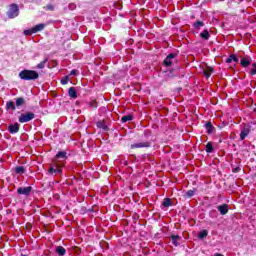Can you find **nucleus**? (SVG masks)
<instances>
[{
  "label": "nucleus",
  "instance_id": "obj_1",
  "mask_svg": "<svg viewBox=\"0 0 256 256\" xmlns=\"http://www.w3.org/2000/svg\"><path fill=\"white\" fill-rule=\"evenodd\" d=\"M18 76L23 81H35L36 79H39V73L35 70L24 69L18 74Z\"/></svg>",
  "mask_w": 256,
  "mask_h": 256
},
{
  "label": "nucleus",
  "instance_id": "obj_2",
  "mask_svg": "<svg viewBox=\"0 0 256 256\" xmlns=\"http://www.w3.org/2000/svg\"><path fill=\"white\" fill-rule=\"evenodd\" d=\"M49 175H61L63 173V166L57 162H54L50 165L48 169Z\"/></svg>",
  "mask_w": 256,
  "mask_h": 256
},
{
  "label": "nucleus",
  "instance_id": "obj_3",
  "mask_svg": "<svg viewBox=\"0 0 256 256\" xmlns=\"http://www.w3.org/2000/svg\"><path fill=\"white\" fill-rule=\"evenodd\" d=\"M7 15L9 19H15V17H19V5L10 4Z\"/></svg>",
  "mask_w": 256,
  "mask_h": 256
},
{
  "label": "nucleus",
  "instance_id": "obj_4",
  "mask_svg": "<svg viewBox=\"0 0 256 256\" xmlns=\"http://www.w3.org/2000/svg\"><path fill=\"white\" fill-rule=\"evenodd\" d=\"M33 119H35V113L26 112L19 116L18 121L19 123H29V121H33Z\"/></svg>",
  "mask_w": 256,
  "mask_h": 256
},
{
  "label": "nucleus",
  "instance_id": "obj_5",
  "mask_svg": "<svg viewBox=\"0 0 256 256\" xmlns=\"http://www.w3.org/2000/svg\"><path fill=\"white\" fill-rule=\"evenodd\" d=\"M151 147V142H138L130 145V149H148Z\"/></svg>",
  "mask_w": 256,
  "mask_h": 256
},
{
  "label": "nucleus",
  "instance_id": "obj_6",
  "mask_svg": "<svg viewBox=\"0 0 256 256\" xmlns=\"http://www.w3.org/2000/svg\"><path fill=\"white\" fill-rule=\"evenodd\" d=\"M255 125V123L251 122L249 124V127H244L241 132H240V141H245V138L247 137V135H249V133L251 132V129H253V126Z\"/></svg>",
  "mask_w": 256,
  "mask_h": 256
},
{
  "label": "nucleus",
  "instance_id": "obj_7",
  "mask_svg": "<svg viewBox=\"0 0 256 256\" xmlns=\"http://www.w3.org/2000/svg\"><path fill=\"white\" fill-rule=\"evenodd\" d=\"M31 191H33V187H31V186L19 187L17 189L18 195H25V197H29V195H31Z\"/></svg>",
  "mask_w": 256,
  "mask_h": 256
},
{
  "label": "nucleus",
  "instance_id": "obj_8",
  "mask_svg": "<svg viewBox=\"0 0 256 256\" xmlns=\"http://www.w3.org/2000/svg\"><path fill=\"white\" fill-rule=\"evenodd\" d=\"M175 57H177V54L175 53H170L163 62L164 67H171L173 65V61H171L172 59H175Z\"/></svg>",
  "mask_w": 256,
  "mask_h": 256
},
{
  "label": "nucleus",
  "instance_id": "obj_9",
  "mask_svg": "<svg viewBox=\"0 0 256 256\" xmlns=\"http://www.w3.org/2000/svg\"><path fill=\"white\" fill-rule=\"evenodd\" d=\"M253 63V59L250 56H244L240 60L241 67L247 68Z\"/></svg>",
  "mask_w": 256,
  "mask_h": 256
},
{
  "label": "nucleus",
  "instance_id": "obj_10",
  "mask_svg": "<svg viewBox=\"0 0 256 256\" xmlns=\"http://www.w3.org/2000/svg\"><path fill=\"white\" fill-rule=\"evenodd\" d=\"M8 131L9 133H11V135H15L17 134V132L19 131V123H14V124H10L8 126Z\"/></svg>",
  "mask_w": 256,
  "mask_h": 256
},
{
  "label": "nucleus",
  "instance_id": "obj_11",
  "mask_svg": "<svg viewBox=\"0 0 256 256\" xmlns=\"http://www.w3.org/2000/svg\"><path fill=\"white\" fill-rule=\"evenodd\" d=\"M204 127L208 135H212V133H215V127L213 126V123H211V121L206 122Z\"/></svg>",
  "mask_w": 256,
  "mask_h": 256
},
{
  "label": "nucleus",
  "instance_id": "obj_12",
  "mask_svg": "<svg viewBox=\"0 0 256 256\" xmlns=\"http://www.w3.org/2000/svg\"><path fill=\"white\" fill-rule=\"evenodd\" d=\"M218 211L220 212V215H227V213H229V205L227 204L219 205Z\"/></svg>",
  "mask_w": 256,
  "mask_h": 256
},
{
  "label": "nucleus",
  "instance_id": "obj_13",
  "mask_svg": "<svg viewBox=\"0 0 256 256\" xmlns=\"http://www.w3.org/2000/svg\"><path fill=\"white\" fill-rule=\"evenodd\" d=\"M55 161L61 159L62 161L67 160V152L66 151H59L55 157H54Z\"/></svg>",
  "mask_w": 256,
  "mask_h": 256
},
{
  "label": "nucleus",
  "instance_id": "obj_14",
  "mask_svg": "<svg viewBox=\"0 0 256 256\" xmlns=\"http://www.w3.org/2000/svg\"><path fill=\"white\" fill-rule=\"evenodd\" d=\"M170 238L172 239V244H174L175 247H179V245H181L179 242L181 241V236L172 234Z\"/></svg>",
  "mask_w": 256,
  "mask_h": 256
},
{
  "label": "nucleus",
  "instance_id": "obj_15",
  "mask_svg": "<svg viewBox=\"0 0 256 256\" xmlns=\"http://www.w3.org/2000/svg\"><path fill=\"white\" fill-rule=\"evenodd\" d=\"M17 109V106L15 102L13 101H7L6 102V111H15Z\"/></svg>",
  "mask_w": 256,
  "mask_h": 256
},
{
  "label": "nucleus",
  "instance_id": "obj_16",
  "mask_svg": "<svg viewBox=\"0 0 256 256\" xmlns=\"http://www.w3.org/2000/svg\"><path fill=\"white\" fill-rule=\"evenodd\" d=\"M96 125L98 129H103V131H109V127L107 126L104 120L98 121Z\"/></svg>",
  "mask_w": 256,
  "mask_h": 256
},
{
  "label": "nucleus",
  "instance_id": "obj_17",
  "mask_svg": "<svg viewBox=\"0 0 256 256\" xmlns=\"http://www.w3.org/2000/svg\"><path fill=\"white\" fill-rule=\"evenodd\" d=\"M172 206H173V201L171 200V198H164L162 202V207H165L166 209H168V207H172Z\"/></svg>",
  "mask_w": 256,
  "mask_h": 256
},
{
  "label": "nucleus",
  "instance_id": "obj_18",
  "mask_svg": "<svg viewBox=\"0 0 256 256\" xmlns=\"http://www.w3.org/2000/svg\"><path fill=\"white\" fill-rule=\"evenodd\" d=\"M239 63V58L237 57V55L235 54H231L227 59H226V63Z\"/></svg>",
  "mask_w": 256,
  "mask_h": 256
},
{
  "label": "nucleus",
  "instance_id": "obj_19",
  "mask_svg": "<svg viewBox=\"0 0 256 256\" xmlns=\"http://www.w3.org/2000/svg\"><path fill=\"white\" fill-rule=\"evenodd\" d=\"M56 253L58 256H65L67 253V250L63 246H57Z\"/></svg>",
  "mask_w": 256,
  "mask_h": 256
},
{
  "label": "nucleus",
  "instance_id": "obj_20",
  "mask_svg": "<svg viewBox=\"0 0 256 256\" xmlns=\"http://www.w3.org/2000/svg\"><path fill=\"white\" fill-rule=\"evenodd\" d=\"M201 39H204L205 41H209L211 35L209 34V30L205 29L200 33Z\"/></svg>",
  "mask_w": 256,
  "mask_h": 256
},
{
  "label": "nucleus",
  "instance_id": "obj_21",
  "mask_svg": "<svg viewBox=\"0 0 256 256\" xmlns=\"http://www.w3.org/2000/svg\"><path fill=\"white\" fill-rule=\"evenodd\" d=\"M68 95L69 97H71L72 99H77V90H75V87H70L68 89Z\"/></svg>",
  "mask_w": 256,
  "mask_h": 256
},
{
  "label": "nucleus",
  "instance_id": "obj_22",
  "mask_svg": "<svg viewBox=\"0 0 256 256\" xmlns=\"http://www.w3.org/2000/svg\"><path fill=\"white\" fill-rule=\"evenodd\" d=\"M43 29H45V24L43 23L37 24L36 26L32 27L34 33H39V31H43Z\"/></svg>",
  "mask_w": 256,
  "mask_h": 256
},
{
  "label": "nucleus",
  "instance_id": "obj_23",
  "mask_svg": "<svg viewBox=\"0 0 256 256\" xmlns=\"http://www.w3.org/2000/svg\"><path fill=\"white\" fill-rule=\"evenodd\" d=\"M214 69L212 67H208L207 69L203 70V74L206 77V79H209L211 77V73H213Z\"/></svg>",
  "mask_w": 256,
  "mask_h": 256
},
{
  "label": "nucleus",
  "instance_id": "obj_24",
  "mask_svg": "<svg viewBox=\"0 0 256 256\" xmlns=\"http://www.w3.org/2000/svg\"><path fill=\"white\" fill-rule=\"evenodd\" d=\"M25 105V98L18 97L16 98V107L19 109V107H23Z\"/></svg>",
  "mask_w": 256,
  "mask_h": 256
},
{
  "label": "nucleus",
  "instance_id": "obj_25",
  "mask_svg": "<svg viewBox=\"0 0 256 256\" xmlns=\"http://www.w3.org/2000/svg\"><path fill=\"white\" fill-rule=\"evenodd\" d=\"M127 121H133V115L128 114L121 118V123H127Z\"/></svg>",
  "mask_w": 256,
  "mask_h": 256
},
{
  "label": "nucleus",
  "instance_id": "obj_26",
  "mask_svg": "<svg viewBox=\"0 0 256 256\" xmlns=\"http://www.w3.org/2000/svg\"><path fill=\"white\" fill-rule=\"evenodd\" d=\"M15 173H17L18 175H23V173H25V167L24 166H17L15 168Z\"/></svg>",
  "mask_w": 256,
  "mask_h": 256
},
{
  "label": "nucleus",
  "instance_id": "obj_27",
  "mask_svg": "<svg viewBox=\"0 0 256 256\" xmlns=\"http://www.w3.org/2000/svg\"><path fill=\"white\" fill-rule=\"evenodd\" d=\"M209 235V232L207 230H202L198 233V239H205Z\"/></svg>",
  "mask_w": 256,
  "mask_h": 256
},
{
  "label": "nucleus",
  "instance_id": "obj_28",
  "mask_svg": "<svg viewBox=\"0 0 256 256\" xmlns=\"http://www.w3.org/2000/svg\"><path fill=\"white\" fill-rule=\"evenodd\" d=\"M88 106L90 107V109H97V107H98L97 100L94 99V100L88 102Z\"/></svg>",
  "mask_w": 256,
  "mask_h": 256
},
{
  "label": "nucleus",
  "instance_id": "obj_29",
  "mask_svg": "<svg viewBox=\"0 0 256 256\" xmlns=\"http://www.w3.org/2000/svg\"><path fill=\"white\" fill-rule=\"evenodd\" d=\"M49 61V58H44L42 62L37 65V69H45V63Z\"/></svg>",
  "mask_w": 256,
  "mask_h": 256
},
{
  "label": "nucleus",
  "instance_id": "obj_30",
  "mask_svg": "<svg viewBox=\"0 0 256 256\" xmlns=\"http://www.w3.org/2000/svg\"><path fill=\"white\" fill-rule=\"evenodd\" d=\"M194 29H199V27H205V23L203 21H196L193 25Z\"/></svg>",
  "mask_w": 256,
  "mask_h": 256
},
{
  "label": "nucleus",
  "instance_id": "obj_31",
  "mask_svg": "<svg viewBox=\"0 0 256 256\" xmlns=\"http://www.w3.org/2000/svg\"><path fill=\"white\" fill-rule=\"evenodd\" d=\"M206 153H213V143L212 142H208L206 144Z\"/></svg>",
  "mask_w": 256,
  "mask_h": 256
},
{
  "label": "nucleus",
  "instance_id": "obj_32",
  "mask_svg": "<svg viewBox=\"0 0 256 256\" xmlns=\"http://www.w3.org/2000/svg\"><path fill=\"white\" fill-rule=\"evenodd\" d=\"M195 195V188H193L192 190H188L185 193V197H187L188 199H191V197H193Z\"/></svg>",
  "mask_w": 256,
  "mask_h": 256
},
{
  "label": "nucleus",
  "instance_id": "obj_33",
  "mask_svg": "<svg viewBox=\"0 0 256 256\" xmlns=\"http://www.w3.org/2000/svg\"><path fill=\"white\" fill-rule=\"evenodd\" d=\"M45 11H55V5L53 4H47L44 6Z\"/></svg>",
  "mask_w": 256,
  "mask_h": 256
},
{
  "label": "nucleus",
  "instance_id": "obj_34",
  "mask_svg": "<svg viewBox=\"0 0 256 256\" xmlns=\"http://www.w3.org/2000/svg\"><path fill=\"white\" fill-rule=\"evenodd\" d=\"M33 33H35V32L33 31V28L28 29V30H24V32H23V34H24L26 37H28L29 35H33Z\"/></svg>",
  "mask_w": 256,
  "mask_h": 256
},
{
  "label": "nucleus",
  "instance_id": "obj_35",
  "mask_svg": "<svg viewBox=\"0 0 256 256\" xmlns=\"http://www.w3.org/2000/svg\"><path fill=\"white\" fill-rule=\"evenodd\" d=\"M60 83L62 85H67L69 83V76H65Z\"/></svg>",
  "mask_w": 256,
  "mask_h": 256
},
{
  "label": "nucleus",
  "instance_id": "obj_36",
  "mask_svg": "<svg viewBox=\"0 0 256 256\" xmlns=\"http://www.w3.org/2000/svg\"><path fill=\"white\" fill-rule=\"evenodd\" d=\"M250 75H256V63L252 64V69L250 70Z\"/></svg>",
  "mask_w": 256,
  "mask_h": 256
},
{
  "label": "nucleus",
  "instance_id": "obj_37",
  "mask_svg": "<svg viewBox=\"0 0 256 256\" xmlns=\"http://www.w3.org/2000/svg\"><path fill=\"white\" fill-rule=\"evenodd\" d=\"M233 173H239L241 171V167H236V168H233Z\"/></svg>",
  "mask_w": 256,
  "mask_h": 256
},
{
  "label": "nucleus",
  "instance_id": "obj_38",
  "mask_svg": "<svg viewBox=\"0 0 256 256\" xmlns=\"http://www.w3.org/2000/svg\"><path fill=\"white\" fill-rule=\"evenodd\" d=\"M70 75H77V70H75V69L71 70Z\"/></svg>",
  "mask_w": 256,
  "mask_h": 256
},
{
  "label": "nucleus",
  "instance_id": "obj_39",
  "mask_svg": "<svg viewBox=\"0 0 256 256\" xmlns=\"http://www.w3.org/2000/svg\"><path fill=\"white\" fill-rule=\"evenodd\" d=\"M214 256H225V255H223L221 253H216V254H214Z\"/></svg>",
  "mask_w": 256,
  "mask_h": 256
},
{
  "label": "nucleus",
  "instance_id": "obj_40",
  "mask_svg": "<svg viewBox=\"0 0 256 256\" xmlns=\"http://www.w3.org/2000/svg\"><path fill=\"white\" fill-rule=\"evenodd\" d=\"M210 213H215V210H212Z\"/></svg>",
  "mask_w": 256,
  "mask_h": 256
}]
</instances>
